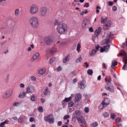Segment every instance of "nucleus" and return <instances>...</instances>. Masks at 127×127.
<instances>
[{"instance_id":"obj_59","label":"nucleus","mask_w":127,"mask_h":127,"mask_svg":"<svg viewBox=\"0 0 127 127\" xmlns=\"http://www.w3.org/2000/svg\"><path fill=\"white\" fill-rule=\"evenodd\" d=\"M34 120H35L34 118H33V117H31V118H30V119H29V121H30V122H34Z\"/></svg>"},{"instance_id":"obj_11","label":"nucleus","mask_w":127,"mask_h":127,"mask_svg":"<svg viewBox=\"0 0 127 127\" xmlns=\"http://www.w3.org/2000/svg\"><path fill=\"white\" fill-rule=\"evenodd\" d=\"M12 94V90H9L7 91L3 95V99H8V98H9L11 96Z\"/></svg>"},{"instance_id":"obj_43","label":"nucleus","mask_w":127,"mask_h":127,"mask_svg":"<svg viewBox=\"0 0 127 127\" xmlns=\"http://www.w3.org/2000/svg\"><path fill=\"white\" fill-rule=\"evenodd\" d=\"M82 61V57L80 56L76 61V63H80Z\"/></svg>"},{"instance_id":"obj_7","label":"nucleus","mask_w":127,"mask_h":127,"mask_svg":"<svg viewBox=\"0 0 127 127\" xmlns=\"http://www.w3.org/2000/svg\"><path fill=\"white\" fill-rule=\"evenodd\" d=\"M40 13L41 16H46L47 13V7L45 6L42 7L40 10Z\"/></svg>"},{"instance_id":"obj_38","label":"nucleus","mask_w":127,"mask_h":127,"mask_svg":"<svg viewBox=\"0 0 127 127\" xmlns=\"http://www.w3.org/2000/svg\"><path fill=\"white\" fill-rule=\"evenodd\" d=\"M7 123H8V120H6L4 122H1L0 124V126H4V125H6V124L7 125Z\"/></svg>"},{"instance_id":"obj_20","label":"nucleus","mask_w":127,"mask_h":127,"mask_svg":"<svg viewBox=\"0 0 127 127\" xmlns=\"http://www.w3.org/2000/svg\"><path fill=\"white\" fill-rule=\"evenodd\" d=\"M46 72V69L45 68H41L39 70L38 74L40 75H43V74H45Z\"/></svg>"},{"instance_id":"obj_21","label":"nucleus","mask_w":127,"mask_h":127,"mask_svg":"<svg viewBox=\"0 0 127 127\" xmlns=\"http://www.w3.org/2000/svg\"><path fill=\"white\" fill-rule=\"evenodd\" d=\"M120 54L121 56H123V57H125V58H127V54L126 51L124 50H121L120 52Z\"/></svg>"},{"instance_id":"obj_57","label":"nucleus","mask_w":127,"mask_h":127,"mask_svg":"<svg viewBox=\"0 0 127 127\" xmlns=\"http://www.w3.org/2000/svg\"><path fill=\"white\" fill-rule=\"evenodd\" d=\"M41 101L42 104H44L45 103V98H41Z\"/></svg>"},{"instance_id":"obj_61","label":"nucleus","mask_w":127,"mask_h":127,"mask_svg":"<svg viewBox=\"0 0 127 127\" xmlns=\"http://www.w3.org/2000/svg\"><path fill=\"white\" fill-rule=\"evenodd\" d=\"M84 64L85 65L86 68H88V67H89V64L88 63H84Z\"/></svg>"},{"instance_id":"obj_42","label":"nucleus","mask_w":127,"mask_h":127,"mask_svg":"<svg viewBox=\"0 0 127 127\" xmlns=\"http://www.w3.org/2000/svg\"><path fill=\"white\" fill-rule=\"evenodd\" d=\"M115 118H116V115L114 113H111L110 119H111V120H115Z\"/></svg>"},{"instance_id":"obj_45","label":"nucleus","mask_w":127,"mask_h":127,"mask_svg":"<svg viewBox=\"0 0 127 127\" xmlns=\"http://www.w3.org/2000/svg\"><path fill=\"white\" fill-rule=\"evenodd\" d=\"M72 106H74V103L73 102H70L68 103V106L69 108H72Z\"/></svg>"},{"instance_id":"obj_12","label":"nucleus","mask_w":127,"mask_h":127,"mask_svg":"<svg viewBox=\"0 0 127 127\" xmlns=\"http://www.w3.org/2000/svg\"><path fill=\"white\" fill-rule=\"evenodd\" d=\"M111 24H112V22L111 21H108L103 27L104 30H108V29L110 28Z\"/></svg>"},{"instance_id":"obj_64","label":"nucleus","mask_w":127,"mask_h":127,"mask_svg":"<svg viewBox=\"0 0 127 127\" xmlns=\"http://www.w3.org/2000/svg\"><path fill=\"white\" fill-rule=\"evenodd\" d=\"M117 127H123V125L121 123H119Z\"/></svg>"},{"instance_id":"obj_33","label":"nucleus","mask_w":127,"mask_h":127,"mask_svg":"<svg viewBox=\"0 0 127 127\" xmlns=\"http://www.w3.org/2000/svg\"><path fill=\"white\" fill-rule=\"evenodd\" d=\"M106 106L102 102L101 104L99 105L98 109L99 110H103L104 108H106Z\"/></svg>"},{"instance_id":"obj_54","label":"nucleus","mask_w":127,"mask_h":127,"mask_svg":"<svg viewBox=\"0 0 127 127\" xmlns=\"http://www.w3.org/2000/svg\"><path fill=\"white\" fill-rule=\"evenodd\" d=\"M108 4H109V6H112V5H113V4H114V2L113 1H110L108 2Z\"/></svg>"},{"instance_id":"obj_10","label":"nucleus","mask_w":127,"mask_h":127,"mask_svg":"<svg viewBox=\"0 0 127 127\" xmlns=\"http://www.w3.org/2000/svg\"><path fill=\"white\" fill-rule=\"evenodd\" d=\"M78 123L80 125L81 127H86L87 124H86V121L81 118H77Z\"/></svg>"},{"instance_id":"obj_9","label":"nucleus","mask_w":127,"mask_h":127,"mask_svg":"<svg viewBox=\"0 0 127 127\" xmlns=\"http://www.w3.org/2000/svg\"><path fill=\"white\" fill-rule=\"evenodd\" d=\"M105 88L107 91H109V92H110L111 93L115 92V88L114 87V85L113 84H110L108 86H105Z\"/></svg>"},{"instance_id":"obj_32","label":"nucleus","mask_w":127,"mask_h":127,"mask_svg":"<svg viewBox=\"0 0 127 127\" xmlns=\"http://www.w3.org/2000/svg\"><path fill=\"white\" fill-rule=\"evenodd\" d=\"M103 117L104 118H109L110 114L107 112H105L102 114Z\"/></svg>"},{"instance_id":"obj_22","label":"nucleus","mask_w":127,"mask_h":127,"mask_svg":"<svg viewBox=\"0 0 127 127\" xmlns=\"http://www.w3.org/2000/svg\"><path fill=\"white\" fill-rule=\"evenodd\" d=\"M69 59H70V56H69V55H68L63 60V63H67V62L69 61Z\"/></svg>"},{"instance_id":"obj_2","label":"nucleus","mask_w":127,"mask_h":127,"mask_svg":"<svg viewBox=\"0 0 127 127\" xmlns=\"http://www.w3.org/2000/svg\"><path fill=\"white\" fill-rule=\"evenodd\" d=\"M105 35H107L106 38L105 40L106 46L101 48L100 52L101 53H103V52H108V50H109L110 47L111 46V45L109 44L112 43V40L113 39V37H114V35L111 32L105 33Z\"/></svg>"},{"instance_id":"obj_18","label":"nucleus","mask_w":127,"mask_h":127,"mask_svg":"<svg viewBox=\"0 0 127 127\" xmlns=\"http://www.w3.org/2000/svg\"><path fill=\"white\" fill-rule=\"evenodd\" d=\"M27 94V93L26 91L20 93L19 95V98H20V99H23V98H25V97H26Z\"/></svg>"},{"instance_id":"obj_39","label":"nucleus","mask_w":127,"mask_h":127,"mask_svg":"<svg viewBox=\"0 0 127 127\" xmlns=\"http://www.w3.org/2000/svg\"><path fill=\"white\" fill-rule=\"evenodd\" d=\"M43 93H44V95H48V87H46L44 91H43Z\"/></svg>"},{"instance_id":"obj_40","label":"nucleus","mask_w":127,"mask_h":127,"mask_svg":"<svg viewBox=\"0 0 127 127\" xmlns=\"http://www.w3.org/2000/svg\"><path fill=\"white\" fill-rule=\"evenodd\" d=\"M80 49H81V44L80 43L77 44L76 51L79 52L80 51Z\"/></svg>"},{"instance_id":"obj_26","label":"nucleus","mask_w":127,"mask_h":127,"mask_svg":"<svg viewBox=\"0 0 127 127\" xmlns=\"http://www.w3.org/2000/svg\"><path fill=\"white\" fill-rule=\"evenodd\" d=\"M75 115H76V116H80V115H82V111L80 110H75L74 111Z\"/></svg>"},{"instance_id":"obj_15","label":"nucleus","mask_w":127,"mask_h":127,"mask_svg":"<svg viewBox=\"0 0 127 127\" xmlns=\"http://www.w3.org/2000/svg\"><path fill=\"white\" fill-rule=\"evenodd\" d=\"M102 103L104 104L105 106L108 107V106L110 105V103H111V100L109 98H106L102 101Z\"/></svg>"},{"instance_id":"obj_52","label":"nucleus","mask_w":127,"mask_h":127,"mask_svg":"<svg viewBox=\"0 0 127 127\" xmlns=\"http://www.w3.org/2000/svg\"><path fill=\"white\" fill-rule=\"evenodd\" d=\"M76 118H77V115L75 114V113H73L72 120H75V119H76Z\"/></svg>"},{"instance_id":"obj_14","label":"nucleus","mask_w":127,"mask_h":127,"mask_svg":"<svg viewBox=\"0 0 127 127\" xmlns=\"http://www.w3.org/2000/svg\"><path fill=\"white\" fill-rule=\"evenodd\" d=\"M39 56H40L39 53L38 52L36 53L35 54H34V56H32L31 59V62H34V61H35V60H37V59H38V58H39Z\"/></svg>"},{"instance_id":"obj_23","label":"nucleus","mask_w":127,"mask_h":127,"mask_svg":"<svg viewBox=\"0 0 127 127\" xmlns=\"http://www.w3.org/2000/svg\"><path fill=\"white\" fill-rule=\"evenodd\" d=\"M96 53H97V51H96L95 49H92L90 52V56L91 57L94 56V55H95Z\"/></svg>"},{"instance_id":"obj_50","label":"nucleus","mask_w":127,"mask_h":127,"mask_svg":"<svg viewBox=\"0 0 127 127\" xmlns=\"http://www.w3.org/2000/svg\"><path fill=\"white\" fill-rule=\"evenodd\" d=\"M18 123H21L22 122H23V119L22 118L20 117L18 119Z\"/></svg>"},{"instance_id":"obj_17","label":"nucleus","mask_w":127,"mask_h":127,"mask_svg":"<svg viewBox=\"0 0 127 127\" xmlns=\"http://www.w3.org/2000/svg\"><path fill=\"white\" fill-rule=\"evenodd\" d=\"M82 99V95L80 93H77L75 96V101L79 102Z\"/></svg>"},{"instance_id":"obj_24","label":"nucleus","mask_w":127,"mask_h":127,"mask_svg":"<svg viewBox=\"0 0 127 127\" xmlns=\"http://www.w3.org/2000/svg\"><path fill=\"white\" fill-rule=\"evenodd\" d=\"M56 59L55 58H52L51 59H50V65H51L52 66H53V65H54V62H55Z\"/></svg>"},{"instance_id":"obj_41","label":"nucleus","mask_w":127,"mask_h":127,"mask_svg":"<svg viewBox=\"0 0 127 127\" xmlns=\"http://www.w3.org/2000/svg\"><path fill=\"white\" fill-rule=\"evenodd\" d=\"M38 111L39 112V113H43V108L41 106H40L38 108Z\"/></svg>"},{"instance_id":"obj_27","label":"nucleus","mask_w":127,"mask_h":127,"mask_svg":"<svg viewBox=\"0 0 127 127\" xmlns=\"http://www.w3.org/2000/svg\"><path fill=\"white\" fill-rule=\"evenodd\" d=\"M122 68L124 70H127V59L125 61L124 64Z\"/></svg>"},{"instance_id":"obj_53","label":"nucleus","mask_w":127,"mask_h":127,"mask_svg":"<svg viewBox=\"0 0 127 127\" xmlns=\"http://www.w3.org/2000/svg\"><path fill=\"white\" fill-rule=\"evenodd\" d=\"M69 75L70 77H74L75 76V73L74 72H71L70 74Z\"/></svg>"},{"instance_id":"obj_1","label":"nucleus","mask_w":127,"mask_h":127,"mask_svg":"<svg viewBox=\"0 0 127 127\" xmlns=\"http://www.w3.org/2000/svg\"><path fill=\"white\" fill-rule=\"evenodd\" d=\"M54 25L57 26L56 30L60 34H66L67 31H68L67 24L62 22H58L57 19H55Z\"/></svg>"},{"instance_id":"obj_28","label":"nucleus","mask_w":127,"mask_h":127,"mask_svg":"<svg viewBox=\"0 0 127 127\" xmlns=\"http://www.w3.org/2000/svg\"><path fill=\"white\" fill-rule=\"evenodd\" d=\"M99 126V123L97 122H93L90 124V127H96Z\"/></svg>"},{"instance_id":"obj_51","label":"nucleus","mask_w":127,"mask_h":127,"mask_svg":"<svg viewBox=\"0 0 127 127\" xmlns=\"http://www.w3.org/2000/svg\"><path fill=\"white\" fill-rule=\"evenodd\" d=\"M112 9L113 11H116L117 9H118V7H117V6H113L112 7Z\"/></svg>"},{"instance_id":"obj_37","label":"nucleus","mask_w":127,"mask_h":127,"mask_svg":"<svg viewBox=\"0 0 127 127\" xmlns=\"http://www.w3.org/2000/svg\"><path fill=\"white\" fill-rule=\"evenodd\" d=\"M93 70L91 69H89L87 70V74H88V75H90V76H92V75H93Z\"/></svg>"},{"instance_id":"obj_16","label":"nucleus","mask_w":127,"mask_h":127,"mask_svg":"<svg viewBox=\"0 0 127 127\" xmlns=\"http://www.w3.org/2000/svg\"><path fill=\"white\" fill-rule=\"evenodd\" d=\"M90 21L88 19H85L82 23V28L85 29L87 27V24L89 23Z\"/></svg>"},{"instance_id":"obj_49","label":"nucleus","mask_w":127,"mask_h":127,"mask_svg":"<svg viewBox=\"0 0 127 127\" xmlns=\"http://www.w3.org/2000/svg\"><path fill=\"white\" fill-rule=\"evenodd\" d=\"M31 79L32 80V81H33V82L36 81V77H35V76H32L31 77Z\"/></svg>"},{"instance_id":"obj_8","label":"nucleus","mask_w":127,"mask_h":127,"mask_svg":"<svg viewBox=\"0 0 127 127\" xmlns=\"http://www.w3.org/2000/svg\"><path fill=\"white\" fill-rule=\"evenodd\" d=\"M46 44L50 45L53 42V39L51 36H48L45 38L44 40Z\"/></svg>"},{"instance_id":"obj_47","label":"nucleus","mask_w":127,"mask_h":127,"mask_svg":"<svg viewBox=\"0 0 127 127\" xmlns=\"http://www.w3.org/2000/svg\"><path fill=\"white\" fill-rule=\"evenodd\" d=\"M69 118H70V115H65L64 117V120H67V119H69Z\"/></svg>"},{"instance_id":"obj_29","label":"nucleus","mask_w":127,"mask_h":127,"mask_svg":"<svg viewBox=\"0 0 127 127\" xmlns=\"http://www.w3.org/2000/svg\"><path fill=\"white\" fill-rule=\"evenodd\" d=\"M108 18L107 17H102L101 18V23H105L107 21Z\"/></svg>"},{"instance_id":"obj_36","label":"nucleus","mask_w":127,"mask_h":127,"mask_svg":"<svg viewBox=\"0 0 127 127\" xmlns=\"http://www.w3.org/2000/svg\"><path fill=\"white\" fill-rule=\"evenodd\" d=\"M21 104V102H15L13 104V107H18L19 105Z\"/></svg>"},{"instance_id":"obj_46","label":"nucleus","mask_w":127,"mask_h":127,"mask_svg":"<svg viewBox=\"0 0 127 127\" xmlns=\"http://www.w3.org/2000/svg\"><path fill=\"white\" fill-rule=\"evenodd\" d=\"M105 82H108V83H111L112 82V78H109L108 79V78H105Z\"/></svg>"},{"instance_id":"obj_34","label":"nucleus","mask_w":127,"mask_h":127,"mask_svg":"<svg viewBox=\"0 0 127 127\" xmlns=\"http://www.w3.org/2000/svg\"><path fill=\"white\" fill-rule=\"evenodd\" d=\"M118 65V62L117 61H113L112 63L111 67L114 68L115 66H117Z\"/></svg>"},{"instance_id":"obj_5","label":"nucleus","mask_w":127,"mask_h":127,"mask_svg":"<svg viewBox=\"0 0 127 127\" xmlns=\"http://www.w3.org/2000/svg\"><path fill=\"white\" fill-rule=\"evenodd\" d=\"M38 10H39V8L38 6L36 4H33L31 6L30 9V12L32 14H34L36 13V12H38Z\"/></svg>"},{"instance_id":"obj_19","label":"nucleus","mask_w":127,"mask_h":127,"mask_svg":"<svg viewBox=\"0 0 127 127\" xmlns=\"http://www.w3.org/2000/svg\"><path fill=\"white\" fill-rule=\"evenodd\" d=\"M102 32V28L101 27H99L98 29L95 31V34L96 36L99 35L100 33Z\"/></svg>"},{"instance_id":"obj_35","label":"nucleus","mask_w":127,"mask_h":127,"mask_svg":"<svg viewBox=\"0 0 127 127\" xmlns=\"http://www.w3.org/2000/svg\"><path fill=\"white\" fill-rule=\"evenodd\" d=\"M31 101L32 102H35L36 101V97L34 94H33L31 97Z\"/></svg>"},{"instance_id":"obj_56","label":"nucleus","mask_w":127,"mask_h":127,"mask_svg":"<svg viewBox=\"0 0 127 127\" xmlns=\"http://www.w3.org/2000/svg\"><path fill=\"white\" fill-rule=\"evenodd\" d=\"M115 121H116V123H120V122H121V118H118L116 119Z\"/></svg>"},{"instance_id":"obj_13","label":"nucleus","mask_w":127,"mask_h":127,"mask_svg":"<svg viewBox=\"0 0 127 127\" xmlns=\"http://www.w3.org/2000/svg\"><path fill=\"white\" fill-rule=\"evenodd\" d=\"M78 87L80 89H81V90L85 89V87H86V81L84 80L80 81V83H78Z\"/></svg>"},{"instance_id":"obj_3","label":"nucleus","mask_w":127,"mask_h":127,"mask_svg":"<svg viewBox=\"0 0 127 127\" xmlns=\"http://www.w3.org/2000/svg\"><path fill=\"white\" fill-rule=\"evenodd\" d=\"M29 22L30 25L33 27V28H38L39 26V22L38 21V18L35 16L31 17L29 19Z\"/></svg>"},{"instance_id":"obj_55","label":"nucleus","mask_w":127,"mask_h":127,"mask_svg":"<svg viewBox=\"0 0 127 127\" xmlns=\"http://www.w3.org/2000/svg\"><path fill=\"white\" fill-rule=\"evenodd\" d=\"M57 70L58 71H61V70H62V67L61 66H59L57 68Z\"/></svg>"},{"instance_id":"obj_60","label":"nucleus","mask_w":127,"mask_h":127,"mask_svg":"<svg viewBox=\"0 0 127 127\" xmlns=\"http://www.w3.org/2000/svg\"><path fill=\"white\" fill-rule=\"evenodd\" d=\"M62 125V122L59 121L58 122V126L60 127Z\"/></svg>"},{"instance_id":"obj_48","label":"nucleus","mask_w":127,"mask_h":127,"mask_svg":"<svg viewBox=\"0 0 127 127\" xmlns=\"http://www.w3.org/2000/svg\"><path fill=\"white\" fill-rule=\"evenodd\" d=\"M89 6H90L89 2H86L84 5L83 7H89Z\"/></svg>"},{"instance_id":"obj_4","label":"nucleus","mask_w":127,"mask_h":127,"mask_svg":"<svg viewBox=\"0 0 127 127\" xmlns=\"http://www.w3.org/2000/svg\"><path fill=\"white\" fill-rule=\"evenodd\" d=\"M44 121L49 124H54V117L53 115L50 114L49 116L45 117Z\"/></svg>"},{"instance_id":"obj_30","label":"nucleus","mask_w":127,"mask_h":127,"mask_svg":"<svg viewBox=\"0 0 127 127\" xmlns=\"http://www.w3.org/2000/svg\"><path fill=\"white\" fill-rule=\"evenodd\" d=\"M56 51H57V50L56 49V48H53L50 50L49 52L51 54H53V53H55Z\"/></svg>"},{"instance_id":"obj_6","label":"nucleus","mask_w":127,"mask_h":127,"mask_svg":"<svg viewBox=\"0 0 127 127\" xmlns=\"http://www.w3.org/2000/svg\"><path fill=\"white\" fill-rule=\"evenodd\" d=\"M35 92V87L32 85L28 86L27 87L26 92L27 94H33Z\"/></svg>"},{"instance_id":"obj_62","label":"nucleus","mask_w":127,"mask_h":127,"mask_svg":"<svg viewBox=\"0 0 127 127\" xmlns=\"http://www.w3.org/2000/svg\"><path fill=\"white\" fill-rule=\"evenodd\" d=\"M24 86H25L24 84H23V83L20 84V88H24Z\"/></svg>"},{"instance_id":"obj_31","label":"nucleus","mask_w":127,"mask_h":127,"mask_svg":"<svg viewBox=\"0 0 127 127\" xmlns=\"http://www.w3.org/2000/svg\"><path fill=\"white\" fill-rule=\"evenodd\" d=\"M14 15L15 16H18L19 15V9L17 8L15 10Z\"/></svg>"},{"instance_id":"obj_25","label":"nucleus","mask_w":127,"mask_h":127,"mask_svg":"<svg viewBox=\"0 0 127 127\" xmlns=\"http://www.w3.org/2000/svg\"><path fill=\"white\" fill-rule=\"evenodd\" d=\"M71 99L72 98L71 97H69L68 98H65L63 101L62 104H63L64 102H66V103L68 102H70L71 101Z\"/></svg>"},{"instance_id":"obj_58","label":"nucleus","mask_w":127,"mask_h":127,"mask_svg":"<svg viewBox=\"0 0 127 127\" xmlns=\"http://www.w3.org/2000/svg\"><path fill=\"white\" fill-rule=\"evenodd\" d=\"M89 31H90V32H94V29H93V27L89 28Z\"/></svg>"},{"instance_id":"obj_63","label":"nucleus","mask_w":127,"mask_h":127,"mask_svg":"<svg viewBox=\"0 0 127 127\" xmlns=\"http://www.w3.org/2000/svg\"><path fill=\"white\" fill-rule=\"evenodd\" d=\"M99 48H100V46H97L95 47L96 51H98L99 50Z\"/></svg>"},{"instance_id":"obj_44","label":"nucleus","mask_w":127,"mask_h":127,"mask_svg":"<svg viewBox=\"0 0 127 127\" xmlns=\"http://www.w3.org/2000/svg\"><path fill=\"white\" fill-rule=\"evenodd\" d=\"M84 112L86 114H88V113H89V112H90V109L88 108V107H85V108H84Z\"/></svg>"}]
</instances>
